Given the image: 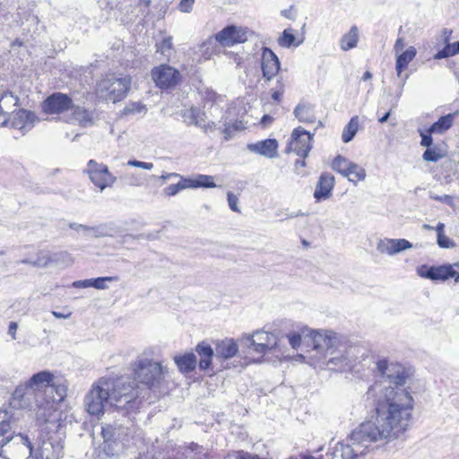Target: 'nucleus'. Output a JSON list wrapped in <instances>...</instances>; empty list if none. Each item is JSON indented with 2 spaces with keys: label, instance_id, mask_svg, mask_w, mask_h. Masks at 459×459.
Returning <instances> with one entry per match:
<instances>
[{
  "label": "nucleus",
  "instance_id": "f257e3e1",
  "mask_svg": "<svg viewBox=\"0 0 459 459\" xmlns=\"http://www.w3.org/2000/svg\"><path fill=\"white\" fill-rule=\"evenodd\" d=\"M361 358L359 363L351 364L349 360L343 365L342 359L335 357L330 359L329 364H340L341 369H351L355 374L368 367L359 377L371 373L379 377L366 393V399L373 401L374 414L351 431L346 443L338 442L332 452L322 455V459H355L366 455L374 442L399 437L411 423L414 400L403 388L409 372L400 364H390L386 358L375 360L373 356L365 353Z\"/></svg>",
  "mask_w": 459,
  "mask_h": 459
},
{
  "label": "nucleus",
  "instance_id": "f03ea898",
  "mask_svg": "<svg viewBox=\"0 0 459 459\" xmlns=\"http://www.w3.org/2000/svg\"><path fill=\"white\" fill-rule=\"evenodd\" d=\"M83 403L86 411L99 418L108 407L113 413H138L142 398L134 381L124 377H100L91 385Z\"/></svg>",
  "mask_w": 459,
  "mask_h": 459
},
{
  "label": "nucleus",
  "instance_id": "7ed1b4c3",
  "mask_svg": "<svg viewBox=\"0 0 459 459\" xmlns=\"http://www.w3.org/2000/svg\"><path fill=\"white\" fill-rule=\"evenodd\" d=\"M137 413H114V421L101 427L103 451L108 456L118 455L125 448V441L133 433Z\"/></svg>",
  "mask_w": 459,
  "mask_h": 459
},
{
  "label": "nucleus",
  "instance_id": "20e7f679",
  "mask_svg": "<svg viewBox=\"0 0 459 459\" xmlns=\"http://www.w3.org/2000/svg\"><path fill=\"white\" fill-rule=\"evenodd\" d=\"M134 379L126 377L134 381L139 388L142 402L144 395L143 388L139 384L143 385L150 390H155L160 387L164 379L166 368L158 361L146 357H139L133 365Z\"/></svg>",
  "mask_w": 459,
  "mask_h": 459
},
{
  "label": "nucleus",
  "instance_id": "39448f33",
  "mask_svg": "<svg viewBox=\"0 0 459 459\" xmlns=\"http://www.w3.org/2000/svg\"><path fill=\"white\" fill-rule=\"evenodd\" d=\"M417 273L420 277L433 281H445L454 278L455 282H459V262L441 265L422 264L417 267Z\"/></svg>",
  "mask_w": 459,
  "mask_h": 459
},
{
  "label": "nucleus",
  "instance_id": "423d86ee",
  "mask_svg": "<svg viewBox=\"0 0 459 459\" xmlns=\"http://www.w3.org/2000/svg\"><path fill=\"white\" fill-rule=\"evenodd\" d=\"M282 338L281 332L277 329L273 332L260 330L255 332L252 336H248L247 342V346L253 348L255 352L264 355L270 351L276 350Z\"/></svg>",
  "mask_w": 459,
  "mask_h": 459
},
{
  "label": "nucleus",
  "instance_id": "0eeeda50",
  "mask_svg": "<svg viewBox=\"0 0 459 459\" xmlns=\"http://www.w3.org/2000/svg\"><path fill=\"white\" fill-rule=\"evenodd\" d=\"M151 77L155 86L161 91L174 89L182 81L180 72L168 64L154 66L151 70Z\"/></svg>",
  "mask_w": 459,
  "mask_h": 459
},
{
  "label": "nucleus",
  "instance_id": "6e6552de",
  "mask_svg": "<svg viewBox=\"0 0 459 459\" xmlns=\"http://www.w3.org/2000/svg\"><path fill=\"white\" fill-rule=\"evenodd\" d=\"M73 99L66 93L55 91L41 102V110L47 115H60L73 108Z\"/></svg>",
  "mask_w": 459,
  "mask_h": 459
},
{
  "label": "nucleus",
  "instance_id": "1a4fd4ad",
  "mask_svg": "<svg viewBox=\"0 0 459 459\" xmlns=\"http://www.w3.org/2000/svg\"><path fill=\"white\" fill-rule=\"evenodd\" d=\"M305 333L307 336V346L313 350L322 352L334 346L336 333L327 330H314L309 327L305 328Z\"/></svg>",
  "mask_w": 459,
  "mask_h": 459
},
{
  "label": "nucleus",
  "instance_id": "9d476101",
  "mask_svg": "<svg viewBox=\"0 0 459 459\" xmlns=\"http://www.w3.org/2000/svg\"><path fill=\"white\" fill-rule=\"evenodd\" d=\"M85 171L88 173L91 181L100 191H103L108 186H111L116 181V178L110 174L108 166L98 163L94 160L88 161Z\"/></svg>",
  "mask_w": 459,
  "mask_h": 459
},
{
  "label": "nucleus",
  "instance_id": "9b49d317",
  "mask_svg": "<svg viewBox=\"0 0 459 459\" xmlns=\"http://www.w3.org/2000/svg\"><path fill=\"white\" fill-rule=\"evenodd\" d=\"M100 87L107 91L108 99L116 103L126 97L131 87V79L128 76L103 80Z\"/></svg>",
  "mask_w": 459,
  "mask_h": 459
},
{
  "label": "nucleus",
  "instance_id": "f8f14e48",
  "mask_svg": "<svg viewBox=\"0 0 459 459\" xmlns=\"http://www.w3.org/2000/svg\"><path fill=\"white\" fill-rule=\"evenodd\" d=\"M313 134L299 126L292 131L291 141L287 148L301 158H306L312 149Z\"/></svg>",
  "mask_w": 459,
  "mask_h": 459
},
{
  "label": "nucleus",
  "instance_id": "ddd939ff",
  "mask_svg": "<svg viewBox=\"0 0 459 459\" xmlns=\"http://www.w3.org/2000/svg\"><path fill=\"white\" fill-rule=\"evenodd\" d=\"M3 413V419L0 420V446H4L5 445L9 444L12 440H13L15 437H18L19 442H17V444H22L24 447H26L29 452V457H31L33 455L34 448L29 437L27 435H23L21 433L14 435L11 431V425L8 420V411H4Z\"/></svg>",
  "mask_w": 459,
  "mask_h": 459
},
{
  "label": "nucleus",
  "instance_id": "4468645a",
  "mask_svg": "<svg viewBox=\"0 0 459 459\" xmlns=\"http://www.w3.org/2000/svg\"><path fill=\"white\" fill-rule=\"evenodd\" d=\"M38 121L39 117L33 111L25 108H20L16 112H13L11 121L4 119L1 126H6L10 123L11 127L18 129L25 134L31 130Z\"/></svg>",
  "mask_w": 459,
  "mask_h": 459
},
{
  "label": "nucleus",
  "instance_id": "2eb2a0df",
  "mask_svg": "<svg viewBox=\"0 0 459 459\" xmlns=\"http://www.w3.org/2000/svg\"><path fill=\"white\" fill-rule=\"evenodd\" d=\"M247 30L229 25L218 32L215 39L224 47H231L247 40Z\"/></svg>",
  "mask_w": 459,
  "mask_h": 459
},
{
  "label": "nucleus",
  "instance_id": "dca6fc26",
  "mask_svg": "<svg viewBox=\"0 0 459 459\" xmlns=\"http://www.w3.org/2000/svg\"><path fill=\"white\" fill-rule=\"evenodd\" d=\"M261 67L266 81H271L280 71L281 63L278 56L267 47L262 48Z\"/></svg>",
  "mask_w": 459,
  "mask_h": 459
},
{
  "label": "nucleus",
  "instance_id": "f3484780",
  "mask_svg": "<svg viewBox=\"0 0 459 459\" xmlns=\"http://www.w3.org/2000/svg\"><path fill=\"white\" fill-rule=\"evenodd\" d=\"M412 247V244L405 238H385L377 244V250L382 254L394 255Z\"/></svg>",
  "mask_w": 459,
  "mask_h": 459
},
{
  "label": "nucleus",
  "instance_id": "a211bd4d",
  "mask_svg": "<svg viewBox=\"0 0 459 459\" xmlns=\"http://www.w3.org/2000/svg\"><path fill=\"white\" fill-rule=\"evenodd\" d=\"M335 179L334 177L329 172H323L316 184L314 198L316 202L328 199L333 193Z\"/></svg>",
  "mask_w": 459,
  "mask_h": 459
},
{
  "label": "nucleus",
  "instance_id": "6ab92c4d",
  "mask_svg": "<svg viewBox=\"0 0 459 459\" xmlns=\"http://www.w3.org/2000/svg\"><path fill=\"white\" fill-rule=\"evenodd\" d=\"M195 352L199 356L198 368L201 371L212 368V358L215 357V350L211 344L203 341L195 346Z\"/></svg>",
  "mask_w": 459,
  "mask_h": 459
},
{
  "label": "nucleus",
  "instance_id": "aec40b11",
  "mask_svg": "<svg viewBox=\"0 0 459 459\" xmlns=\"http://www.w3.org/2000/svg\"><path fill=\"white\" fill-rule=\"evenodd\" d=\"M247 149L266 158H274L277 156L278 142L275 139L268 138L247 144Z\"/></svg>",
  "mask_w": 459,
  "mask_h": 459
},
{
  "label": "nucleus",
  "instance_id": "412c9836",
  "mask_svg": "<svg viewBox=\"0 0 459 459\" xmlns=\"http://www.w3.org/2000/svg\"><path fill=\"white\" fill-rule=\"evenodd\" d=\"M72 117L82 127H88L93 125L95 111L84 107L76 106L73 103Z\"/></svg>",
  "mask_w": 459,
  "mask_h": 459
},
{
  "label": "nucleus",
  "instance_id": "4be33fe9",
  "mask_svg": "<svg viewBox=\"0 0 459 459\" xmlns=\"http://www.w3.org/2000/svg\"><path fill=\"white\" fill-rule=\"evenodd\" d=\"M214 350L216 358L229 359L238 353V346L233 339H224L217 342Z\"/></svg>",
  "mask_w": 459,
  "mask_h": 459
},
{
  "label": "nucleus",
  "instance_id": "5701e85b",
  "mask_svg": "<svg viewBox=\"0 0 459 459\" xmlns=\"http://www.w3.org/2000/svg\"><path fill=\"white\" fill-rule=\"evenodd\" d=\"M174 362L183 374L193 372L197 365L196 356L193 351L174 356Z\"/></svg>",
  "mask_w": 459,
  "mask_h": 459
},
{
  "label": "nucleus",
  "instance_id": "b1692460",
  "mask_svg": "<svg viewBox=\"0 0 459 459\" xmlns=\"http://www.w3.org/2000/svg\"><path fill=\"white\" fill-rule=\"evenodd\" d=\"M332 169L337 173H340L343 177L347 178L349 181L355 182V179L351 178L350 170L351 169H358L357 163L350 161L348 159L342 155H337L332 162Z\"/></svg>",
  "mask_w": 459,
  "mask_h": 459
},
{
  "label": "nucleus",
  "instance_id": "393cba45",
  "mask_svg": "<svg viewBox=\"0 0 459 459\" xmlns=\"http://www.w3.org/2000/svg\"><path fill=\"white\" fill-rule=\"evenodd\" d=\"M180 116L186 126H202L205 113L198 107H191L190 108L181 110Z\"/></svg>",
  "mask_w": 459,
  "mask_h": 459
},
{
  "label": "nucleus",
  "instance_id": "a878e982",
  "mask_svg": "<svg viewBox=\"0 0 459 459\" xmlns=\"http://www.w3.org/2000/svg\"><path fill=\"white\" fill-rule=\"evenodd\" d=\"M457 114V112H454L441 116L436 122L429 126L430 133H434V134L439 135L446 133L453 126Z\"/></svg>",
  "mask_w": 459,
  "mask_h": 459
},
{
  "label": "nucleus",
  "instance_id": "bb28decb",
  "mask_svg": "<svg viewBox=\"0 0 459 459\" xmlns=\"http://www.w3.org/2000/svg\"><path fill=\"white\" fill-rule=\"evenodd\" d=\"M187 183L188 188H213L216 187L212 176L204 174H196L192 178L184 179Z\"/></svg>",
  "mask_w": 459,
  "mask_h": 459
},
{
  "label": "nucleus",
  "instance_id": "cd10ccee",
  "mask_svg": "<svg viewBox=\"0 0 459 459\" xmlns=\"http://www.w3.org/2000/svg\"><path fill=\"white\" fill-rule=\"evenodd\" d=\"M293 114L302 123L312 124L316 121L313 106L309 103H299L294 108Z\"/></svg>",
  "mask_w": 459,
  "mask_h": 459
},
{
  "label": "nucleus",
  "instance_id": "c85d7f7f",
  "mask_svg": "<svg viewBox=\"0 0 459 459\" xmlns=\"http://www.w3.org/2000/svg\"><path fill=\"white\" fill-rule=\"evenodd\" d=\"M417 50L414 47H409L405 51L396 56L395 70L398 77L402 76L403 72L408 67V65L415 58Z\"/></svg>",
  "mask_w": 459,
  "mask_h": 459
},
{
  "label": "nucleus",
  "instance_id": "c756f323",
  "mask_svg": "<svg viewBox=\"0 0 459 459\" xmlns=\"http://www.w3.org/2000/svg\"><path fill=\"white\" fill-rule=\"evenodd\" d=\"M307 326H301L298 331H290L289 333H282L283 338L286 337L289 341L290 345L292 349L298 350L301 343L303 342L306 346H307V336L305 333V328Z\"/></svg>",
  "mask_w": 459,
  "mask_h": 459
},
{
  "label": "nucleus",
  "instance_id": "7c9ffc66",
  "mask_svg": "<svg viewBox=\"0 0 459 459\" xmlns=\"http://www.w3.org/2000/svg\"><path fill=\"white\" fill-rule=\"evenodd\" d=\"M304 39H298L295 30L292 28L285 29L278 38V44L281 48H290L291 47H299L303 43Z\"/></svg>",
  "mask_w": 459,
  "mask_h": 459
},
{
  "label": "nucleus",
  "instance_id": "2f4dec72",
  "mask_svg": "<svg viewBox=\"0 0 459 459\" xmlns=\"http://www.w3.org/2000/svg\"><path fill=\"white\" fill-rule=\"evenodd\" d=\"M54 380V376L48 370H43L33 374L31 377L27 381V385L30 388L39 387L41 385L50 386Z\"/></svg>",
  "mask_w": 459,
  "mask_h": 459
},
{
  "label": "nucleus",
  "instance_id": "473e14b6",
  "mask_svg": "<svg viewBox=\"0 0 459 459\" xmlns=\"http://www.w3.org/2000/svg\"><path fill=\"white\" fill-rule=\"evenodd\" d=\"M359 41V29L353 25L349 32L344 34L340 40L342 50L347 51L357 47Z\"/></svg>",
  "mask_w": 459,
  "mask_h": 459
},
{
  "label": "nucleus",
  "instance_id": "72a5a7b5",
  "mask_svg": "<svg viewBox=\"0 0 459 459\" xmlns=\"http://www.w3.org/2000/svg\"><path fill=\"white\" fill-rule=\"evenodd\" d=\"M19 105V98L12 91H5L0 95V116L7 114L8 110Z\"/></svg>",
  "mask_w": 459,
  "mask_h": 459
},
{
  "label": "nucleus",
  "instance_id": "f704fd0d",
  "mask_svg": "<svg viewBox=\"0 0 459 459\" xmlns=\"http://www.w3.org/2000/svg\"><path fill=\"white\" fill-rule=\"evenodd\" d=\"M359 129V117L357 116L352 117L349 123L344 126L342 140L347 143L353 140Z\"/></svg>",
  "mask_w": 459,
  "mask_h": 459
},
{
  "label": "nucleus",
  "instance_id": "c9c22d12",
  "mask_svg": "<svg viewBox=\"0 0 459 459\" xmlns=\"http://www.w3.org/2000/svg\"><path fill=\"white\" fill-rule=\"evenodd\" d=\"M51 265L67 267L74 262L72 255L67 251L50 253Z\"/></svg>",
  "mask_w": 459,
  "mask_h": 459
},
{
  "label": "nucleus",
  "instance_id": "e433bc0d",
  "mask_svg": "<svg viewBox=\"0 0 459 459\" xmlns=\"http://www.w3.org/2000/svg\"><path fill=\"white\" fill-rule=\"evenodd\" d=\"M172 37L167 36L163 38L160 41L156 43V52L162 55L168 60L171 56V52L173 50V42Z\"/></svg>",
  "mask_w": 459,
  "mask_h": 459
},
{
  "label": "nucleus",
  "instance_id": "4c0bfd02",
  "mask_svg": "<svg viewBox=\"0 0 459 459\" xmlns=\"http://www.w3.org/2000/svg\"><path fill=\"white\" fill-rule=\"evenodd\" d=\"M245 128V125L241 120H235L232 123L225 124V128L223 130L224 139L226 141L230 140L232 137V134L234 132L242 131Z\"/></svg>",
  "mask_w": 459,
  "mask_h": 459
},
{
  "label": "nucleus",
  "instance_id": "58836bf2",
  "mask_svg": "<svg viewBox=\"0 0 459 459\" xmlns=\"http://www.w3.org/2000/svg\"><path fill=\"white\" fill-rule=\"evenodd\" d=\"M185 177H180V180L177 184H171L163 189V193L167 196H174L178 195L181 190L188 188L187 183L184 181Z\"/></svg>",
  "mask_w": 459,
  "mask_h": 459
},
{
  "label": "nucleus",
  "instance_id": "ea45409f",
  "mask_svg": "<svg viewBox=\"0 0 459 459\" xmlns=\"http://www.w3.org/2000/svg\"><path fill=\"white\" fill-rule=\"evenodd\" d=\"M443 157L440 149L437 146L426 148L422 154V159L425 161L437 162Z\"/></svg>",
  "mask_w": 459,
  "mask_h": 459
},
{
  "label": "nucleus",
  "instance_id": "a19ab883",
  "mask_svg": "<svg viewBox=\"0 0 459 459\" xmlns=\"http://www.w3.org/2000/svg\"><path fill=\"white\" fill-rule=\"evenodd\" d=\"M418 134L420 136V145L426 148L433 147V137L432 134L434 133H430V129L428 127L426 129L418 128Z\"/></svg>",
  "mask_w": 459,
  "mask_h": 459
},
{
  "label": "nucleus",
  "instance_id": "79ce46f5",
  "mask_svg": "<svg viewBox=\"0 0 459 459\" xmlns=\"http://www.w3.org/2000/svg\"><path fill=\"white\" fill-rule=\"evenodd\" d=\"M143 111H146L145 105L140 101H136V102H131V103L127 104L124 108L123 113L125 115H131V114L134 115V114H138V113H141Z\"/></svg>",
  "mask_w": 459,
  "mask_h": 459
},
{
  "label": "nucleus",
  "instance_id": "37998d69",
  "mask_svg": "<svg viewBox=\"0 0 459 459\" xmlns=\"http://www.w3.org/2000/svg\"><path fill=\"white\" fill-rule=\"evenodd\" d=\"M30 386L27 385V382L24 385H19L15 388L14 392L13 393V403H15L16 400H19V406H23L22 402L23 401L27 392L30 390Z\"/></svg>",
  "mask_w": 459,
  "mask_h": 459
},
{
  "label": "nucleus",
  "instance_id": "c03bdc74",
  "mask_svg": "<svg viewBox=\"0 0 459 459\" xmlns=\"http://www.w3.org/2000/svg\"><path fill=\"white\" fill-rule=\"evenodd\" d=\"M51 265L50 253L39 252L37 259L33 261V266L47 267Z\"/></svg>",
  "mask_w": 459,
  "mask_h": 459
},
{
  "label": "nucleus",
  "instance_id": "a18cd8bd",
  "mask_svg": "<svg viewBox=\"0 0 459 459\" xmlns=\"http://www.w3.org/2000/svg\"><path fill=\"white\" fill-rule=\"evenodd\" d=\"M437 244L440 248H454L456 244L455 242L447 237L446 234L437 236Z\"/></svg>",
  "mask_w": 459,
  "mask_h": 459
},
{
  "label": "nucleus",
  "instance_id": "49530a36",
  "mask_svg": "<svg viewBox=\"0 0 459 459\" xmlns=\"http://www.w3.org/2000/svg\"><path fill=\"white\" fill-rule=\"evenodd\" d=\"M84 231L91 232L94 238H101L108 234L107 226L103 224L94 227L86 226Z\"/></svg>",
  "mask_w": 459,
  "mask_h": 459
},
{
  "label": "nucleus",
  "instance_id": "de8ad7c7",
  "mask_svg": "<svg viewBox=\"0 0 459 459\" xmlns=\"http://www.w3.org/2000/svg\"><path fill=\"white\" fill-rule=\"evenodd\" d=\"M114 281H117V277L116 276H105V277H97L94 278V289L97 290H105L108 288L106 282H111Z\"/></svg>",
  "mask_w": 459,
  "mask_h": 459
},
{
  "label": "nucleus",
  "instance_id": "09e8293b",
  "mask_svg": "<svg viewBox=\"0 0 459 459\" xmlns=\"http://www.w3.org/2000/svg\"><path fill=\"white\" fill-rule=\"evenodd\" d=\"M455 54L451 48V45L450 43H445V46L442 49L438 50L435 55H434V59H443V58H447V57H450V56H454Z\"/></svg>",
  "mask_w": 459,
  "mask_h": 459
},
{
  "label": "nucleus",
  "instance_id": "8fccbe9b",
  "mask_svg": "<svg viewBox=\"0 0 459 459\" xmlns=\"http://www.w3.org/2000/svg\"><path fill=\"white\" fill-rule=\"evenodd\" d=\"M284 92V84L282 82V79L280 78L277 80V87L272 93V99L275 102H280Z\"/></svg>",
  "mask_w": 459,
  "mask_h": 459
},
{
  "label": "nucleus",
  "instance_id": "3c124183",
  "mask_svg": "<svg viewBox=\"0 0 459 459\" xmlns=\"http://www.w3.org/2000/svg\"><path fill=\"white\" fill-rule=\"evenodd\" d=\"M227 200H228V204H229L230 209L235 212L239 213L240 209L238 206V196L235 194H233L232 192H228L227 193Z\"/></svg>",
  "mask_w": 459,
  "mask_h": 459
},
{
  "label": "nucleus",
  "instance_id": "603ef678",
  "mask_svg": "<svg viewBox=\"0 0 459 459\" xmlns=\"http://www.w3.org/2000/svg\"><path fill=\"white\" fill-rule=\"evenodd\" d=\"M357 168H358V169H351V170H350L351 178L355 179V182H353L354 184H356L357 181L364 180L366 178L365 169L363 168H361L360 166H359L358 164H357Z\"/></svg>",
  "mask_w": 459,
  "mask_h": 459
},
{
  "label": "nucleus",
  "instance_id": "864d4df0",
  "mask_svg": "<svg viewBox=\"0 0 459 459\" xmlns=\"http://www.w3.org/2000/svg\"><path fill=\"white\" fill-rule=\"evenodd\" d=\"M127 165L147 170H151L153 168V164L152 162L140 161L137 160H129L127 161Z\"/></svg>",
  "mask_w": 459,
  "mask_h": 459
},
{
  "label": "nucleus",
  "instance_id": "5fc2aeb1",
  "mask_svg": "<svg viewBox=\"0 0 459 459\" xmlns=\"http://www.w3.org/2000/svg\"><path fill=\"white\" fill-rule=\"evenodd\" d=\"M74 288H94V278L75 281L73 282Z\"/></svg>",
  "mask_w": 459,
  "mask_h": 459
},
{
  "label": "nucleus",
  "instance_id": "6e6d98bb",
  "mask_svg": "<svg viewBox=\"0 0 459 459\" xmlns=\"http://www.w3.org/2000/svg\"><path fill=\"white\" fill-rule=\"evenodd\" d=\"M49 387H53L56 390V393L58 396V399L61 401L63 400L66 395L67 388L64 385H56L54 383V381L51 383V385Z\"/></svg>",
  "mask_w": 459,
  "mask_h": 459
},
{
  "label": "nucleus",
  "instance_id": "4d7b16f0",
  "mask_svg": "<svg viewBox=\"0 0 459 459\" xmlns=\"http://www.w3.org/2000/svg\"><path fill=\"white\" fill-rule=\"evenodd\" d=\"M194 4L195 0H180L179 10L183 13H190Z\"/></svg>",
  "mask_w": 459,
  "mask_h": 459
},
{
  "label": "nucleus",
  "instance_id": "13d9d810",
  "mask_svg": "<svg viewBox=\"0 0 459 459\" xmlns=\"http://www.w3.org/2000/svg\"><path fill=\"white\" fill-rule=\"evenodd\" d=\"M18 328V324L16 322H10L8 326V333L12 336L13 339H16V331Z\"/></svg>",
  "mask_w": 459,
  "mask_h": 459
},
{
  "label": "nucleus",
  "instance_id": "bf43d9fd",
  "mask_svg": "<svg viewBox=\"0 0 459 459\" xmlns=\"http://www.w3.org/2000/svg\"><path fill=\"white\" fill-rule=\"evenodd\" d=\"M405 47V42L403 38H398L394 43V49L396 53L402 51Z\"/></svg>",
  "mask_w": 459,
  "mask_h": 459
},
{
  "label": "nucleus",
  "instance_id": "052dcab7",
  "mask_svg": "<svg viewBox=\"0 0 459 459\" xmlns=\"http://www.w3.org/2000/svg\"><path fill=\"white\" fill-rule=\"evenodd\" d=\"M182 177L181 175H179L178 173H176V172H171V173H164L160 176V179L163 180V181H166V180H169L170 178H179Z\"/></svg>",
  "mask_w": 459,
  "mask_h": 459
},
{
  "label": "nucleus",
  "instance_id": "680f3d73",
  "mask_svg": "<svg viewBox=\"0 0 459 459\" xmlns=\"http://www.w3.org/2000/svg\"><path fill=\"white\" fill-rule=\"evenodd\" d=\"M433 198L435 200L440 201V202L447 204H450L452 203V196H450L448 195H444L441 196H435Z\"/></svg>",
  "mask_w": 459,
  "mask_h": 459
},
{
  "label": "nucleus",
  "instance_id": "e2e57ef3",
  "mask_svg": "<svg viewBox=\"0 0 459 459\" xmlns=\"http://www.w3.org/2000/svg\"><path fill=\"white\" fill-rule=\"evenodd\" d=\"M434 230L437 232V236L445 234V224L443 222H438Z\"/></svg>",
  "mask_w": 459,
  "mask_h": 459
},
{
  "label": "nucleus",
  "instance_id": "0e129e2a",
  "mask_svg": "<svg viewBox=\"0 0 459 459\" xmlns=\"http://www.w3.org/2000/svg\"><path fill=\"white\" fill-rule=\"evenodd\" d=\"M85 227H86V225H83V224H79V223H75V222L69 223V228L72 230H74L76 231H79L81 230H85Z\"/></svg>",
  "mask_w": 459,
  "mask_h": 459
},
{
  "label": "nucleus",
  "instance_id": "69168bd1",
  "mask_svg": "<svg viewBox=\"0 0 459 459\" xmlns=\"http://www.w3.org/2000/svg\"><path fill=\"white\" fill-rule=\"evenodd\" d=\"M442 34H443V37H444L445 43H449V39H450V37L452 35V30H449V29L445 28L442 30Z\"/></svg>",
  "mask_w": 459,
  "mask_h": 459
},
{
  "label": "nucleus",
  "instance_id": "338daca9",
  "mask_svg": "<svg viewBox=\"0 0 459 459\" xmlns=\"http://www.w3.org/2000/svg\"><path fill=\"white\" fill-rule=\"evenodd\" d=\"M237 459H259L258 455H252L248 453H243L239 455Z\"/></svg>",
  "mask_w": 459,
  "mask_h": 459
},
{
  "label": "nucleus",
  "instance_id": "774afa93",
  "mask_svg": "<svg viewBox=\"0 0 459 459\" xmlns=\"http://www.w3.org/2000/svg\"><path fill=\"white\" fill-rule=\"evenodd\" d=\"M450 45H451V48H452L455 56L459 55V40H457L454 43H450Z\"/></svg>",
  "mask_w": 459,
  "mask_h": 459
}]
</instances>
